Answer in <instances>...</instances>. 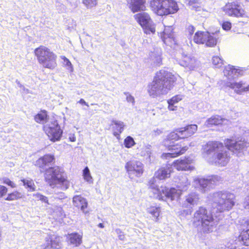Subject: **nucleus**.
Wrapping results in <instances>:
<instances>
[{"label": "nucleus", "instance_id": "20", "mask_svg": "<svg viewBox=\"0 0 249 249\" xmlns=\"http://www.w3.org/2000/svg\"><path fill=\"white\" fill-rule=\"evenodd\" d=\"M172 26L165 27L164 30L161 35L163 42L166 45L172 46L176 44Z\"/></svg>", "mask_w": 249, "mask_h": 249}, {"label": "nucleus", "instance_id": "3", "mask_svg": "<svg viewBox=\"0 0 249 249\" xmlns=\"http://www.w3.org/2000/svg\"><path fill=\"white\" fill-rule=\"evenodd\" d=\"M203 157L210 163L224 166L230 159L229 150L218 142H209L203 146Z\"/></svg>", "mask_w": 249, "mask_h": 249}, {"label": "nucleus", "instance_id": "42", "mask_svg": "<svg viewBox=\"0 0 249 249\" xmlns=\"http://www.w3.org/2000/svg\"><path fill=\"white\" fill-rule=\"evenodd\" d=\"M184 2L188 5L192 9L197 8L199 7V0H183Z\"/></svg>", "mask_w": 249, "mask_h": 249}, {"label": "nucleus", "instance_id": "51", "mask_svg": "<svg viewBox=\"0 0 249 249\" xmlns=\"http://www.w3.org/2000/svg\"><path fill=\"white\" fill-rule=\"evenodd\" d=\"M222 28L226 31H229L231 29V23L229 21H224L222 25Z\"/></svg>", "mask_w": 249, "mask_h": 249}, {"label": "nucleus", "instance_id": "15", "mask_svg": "<svg viewBox=\"0 0 249 249\" xmlns=\"http://www.w3.org/2000/svg\"><path fill=\"white\" fill-rule=\"evenodd\" d=\"M194 41L197 44H205L207 46L213 47L216 44L213 35L207 32H197L194 36Z\"/></svg>", "mask_w": 249, "mask_h": 249}, {"label": "nucleus", "instance_id": "60", "mask_svg": "<svg viewBox=\"0 0 249 249\" xmlns=\"http://www.w3.org/2000/svg\"><path fill=\"white\" fill-rule=\"evenodd\" d=\"M78 103L82 105H84L85 106H87V107H89V105L87 103L85 102V101L83 99H81L79 101Z\"/></svg>", "mask_w": 249, "mask_h": 249}, {"label": "nucleus", "instance_id": "12", "mask_svg": "<svg viewBox=\"0 0 249 249\" xmlns=\"http://www.w3.org/2000/svg\"><path fill=\"white\" fill-rule=\"evenodd\" d=\"M125 168L129 178L132 179L135 177H140L143 173V165L139 161L132 160L127 162Z\"/></svg>", "mask_w": 249, "mask_h": 249}, {"label": "nucleus", "instance_id": "23", "mask_svg": "<svg viewBox=\"0 0 249 249\" xmlns=\"http://www.w3.org/2000/svg\"><path fill=\"white\" fill-rule=\"evenodd\" d=\"M54 161L53 155L47 154L38 159L36 162V165L40 169L44 170L46 166Z\"/></svg>", "mask_w": 249, "mask_h": 249}, {"label": "nucleus", "instance_id": "19", "mask_svg": "<svg viewBox=\"0 0 249 249\" xmlns=\"http://www.w3.org/2000/svg\"><path fill=\"white\" fill-rule=\"evenodd\" d=\"M245 83L243 81L239 82H228L226 86L234 90V92L238 95H242L245 92L249 91V85L244 86Z\"/></svg>", "mask_w": 249, "mask_h": 249}, {"label": "nucleus", "instance_id": "32", "mask_svg": "<svg viewBox=\"0 0 249 249\" xmlns=\"http://www.w3.org/2000/svg\"><path fill=\"white\" fill-rule=\"evenodd\" d=\"M50 239L52 249H58L60 248V238L59 236L52 235L49 236Z\"/></svg>", "mask_w": 249, "mask_h": 249}, {"label": "nucleus", "instance_id": "48", "mask_svg": "<svg viewBox=\"0 0 249 249\" xmlns=\"http://www.w3.org/2000/svg\"><path fill=\"white\" fill-rule=\"evenodd\" d=\"M1 180L2 181V183L10 186L12 188H15L16 187V184L8 178H3Z\"/></svg>", "mask_w": 249, "mask_h": 249}, {"label": "nucleus", "instance_id": "63", "mask_svg": "<svg viewBox=\"0 0 249 249\" xmlns=\"http://www.w3.org/2000/svg\"><path fill=\"white\" fill-rule=\"evenodd\" d=\"M16 84H17V85L18 86V87H19V88H21H21H22V87L23 86V85H22L21 84V83H20V82H19L18 80H17L16 81Z\"/></svg>", "mask_w": 249, "mask_h": 249}, {"label": "nucleus", "instance_id": "8", "mask_svg": "<svg viewBox=\"0 0 249 249\" xmlns=\"http://www.w3.org/2000/svg\"><path fill=\"white\" fill-rule=\"evenodd\" d=\"M153 10L159 16L174 14L178 10L174 0H152L150 3Z\"/></svg>", "mask_w": 249, "mask_h": 249}, {"label": "nucleus", "instance_id": "61", "mask_svg": "<svg viewBox=\"0 0 249 249\" xmlns=\"http://www.w3.org/2000/svg\"><path fill=\"white\" fill-rule=\"evenodd\" d=\"M188 30L190 35H192L194 32V28L193 26H189Z\"/></svg>", "mask_w": 249, "mask_h": 249}, {"label": "nucleus", "instance_id": "9", "mask_svg": "<svg viewBox=\"0 0 249 249\" xmlns=\"http://www.w3.org/2000/svg\"><path fill=\"white\" fill-rule=\"evenodd\" d=\"M134 18L142 28L145 34L155 33V25L147 13L142 12L136 14L134 16Z\"/></svg>", "mask_w": 249, "mask_h": 249}, {"label": "nucleus", "instance_id": "50", "mask_svg": "<svg viewBox=\"0 0 249 249\" xmlns=\"http://www.w3.org/2000/svg\"><path fill=\"white\" fill-rule=\"evenodd\" d=\"M115 232L118 235L119 239L122 241H124L125 239V235L123 231L120 229H116L115 230Z\"/></svg>", "mask_w": 249, "mask_h": 249}, {"label": "nucleus", "instance_id": "39", "mask_svg": "<svg viewBox=\"0 0 249 249\" xmlns=\"http://www.w3.org/2000/svg\"><path fill=\"white\" fill-rule=\"evenodd\" d=\"M82 2L87 9H92L96 6L98 0H82Z\"/></svg>", "mask_w": 249, "mask_h": 249}, {"label": "nucleus", "instance_id": "26", "mask_svg": "<svg viewBox=\"0 0 249 249\" xmlns=\"http://www.w3.org/2000/svg\"><path fill=\"white\" fill-rule=\"evenodd\" d=\"M73 203L75 207L80 208L84 213H88V211H85L88 206V202L85 198L80 196H75L73 197Z\"/></svg>", "mask_w": 249, "mask_h": 249}, {"label": "nucleus", "instance_id": "64", "mask_svg": "<svg viewBox=\"0 0 249 249\" xmlns=\"http://www.w3.org/2000/svg\"><path fill=\"white\" fill-rule=\"evenodd\" d=\"M69 139L71 142H73L76 141V138L74 137V136H72L71 137H70Z\"/></svg>", "mask_w": 249, "mask_h": 249}, {"label": "nucleus", "instance_id": "16", "mask_svg": "<svg viewBox=\"0 0 249 249\" xmlns=\"http://www.w3.org/2000/svg\"><path fill=\"white\" fill-rule=\"evenodd\" d=\"M220 178L218 176H213L210 179H205L203 178H194V183L196 187H198L202 193H205L212 187V185L213 184V182L215 180L219 181Z\"/></svg>", "mask_w": 249, "mask_h": 249}, {"label": "nucleus", "instance_id": "21", "mask_svg": "<svg viewBox=\"0 0 249 249\" xmlns=\"http://www.w3.org/2000/svg\"><path fill=\"white\" fill-rule=\"evenodd\" d=\"M146 0H127L129 8L133 13L145 10Z\"/></svg>", "mask_w": 249, "mask_h": 249}, {"label": "nucleus", "instance_id": "5", "mask_svg": "<svg viewBox=\"0 0 249 249\" xmlns=\"http://www.w3.org/2000/svg\"><path fill=\"white\" fill-rule=\"evenodd\" d=\"M213 207L219 212L230 210L235 204V196L228 191H218L210 194L208 196Z\"/></svg>", "mask_w": 249, "mask_h": 249}, {"label": "nucleus", "instance_id": "43", "mask_svg": "<svg viewBox=\"0 0 249 249\" xmlns=\"http://www.w3.org/2000/svg\"><path fill=\"white\" fill-rule=\"evenodd\" d=\"M185 127L187 130L189 135H190V136L193 135L197 129V126L196 124L188 125L186 126Z\"/></svg>", "mask_w": 249, "mask_h": 249}, {"label": "nucleus", "instance_id": "44", "mask_svg": "<svg viewBox=\"0 0 249 249\" xmlns=\"http://www.w3.org/2000/svg\"><path fill=\"white\" fill-rule=\"evenodd\" d=\"M223 60L219 56H216L213 57V64L216 67H220L223 65Z\"/></svg>", "mask_w": 249, "mask_h": 249}, {"label": "nucleus", "instance_id": "22", "mask_svg": "<svg viewBox=\"0 0 249 249\" xmlns=\"http://www.w3.org/2000/svg\"><path fill=\"white\" fill-rule=\"evenodd\" d=\"M223 72L229 80L236 78L239 75H242V71L240 69H236L230 65L225 67Z\"/></svg>", "mask_w": 249, "mask_h": 249}, {"label": "nucleus", "instance_id": "59", "mask_svg": "<svg viewBox=\"0 0 249 249\" xmlns=\"http://www.w3.org/2000/svg\"><path fill=\"white\" fill-rule=\"evenodd\" d=\"M39 200H41L43 202H45V203H47V204H49L48 198L43 195L41 197Z\"/></svg>", "mask_w": 249, "mask_h": 249}, {"label": "nucleus", "instance_id": "7", "mask_svg": "<svg viewBox=\"0 0 249 249\" xmlns=\"http://www.w3.org/2000/svg\"><path fill=\"white\" fill-rule=\"evenodd\" d=\"M34 52L39 64L43 68L53 70L56 67L57 56L47 47L40 46Z\"/></svg>", "mask_w": 249, "mask_h": 249}, {"label": "nucleus", "instance_id": "57", "mask_svg": "<svg viewBox=\"0 0 249 249\" xmlns=\"http://www.w3.org/2000/svg\"><path fill=\"white\" fill-rule=\"evenodd\" d=\"M161 132L162 131L160 129L157 128L156 129H155L153 131L152 135L154 136L159 135L160 134Z\"/></svg>", "mask_w": 249, "mask_h": 249}, {"label": "nucleus", "instance_id": "11", "mask_svg": "<svg viewBox=\"0 0 249 249\" xmlns=\"http://www.w3.org/2000/svg\"><path fill=\"white\" fill-rule=\"evenodd\" d=\"M225 147L228 150L231 151L237 157H241L243 155V152L247 146V143L244 141H235L231 139L225 140Z\"/></svg>", "mask_w": 249, "mask_h": 249}, {"label": "nucleus", "instance_id": "31", "mask_svg": "<svg viewBox=\"0 0 249 249\" xmlns=\"http://www.w3.org/2000/svg\"><path fill=\"white\" fill-rule=\"evenodd\" d=\"M21 181L23 183V185L25 188L28 190V191H35L36 189V186L35 184L34 181L31 179H22Z\"/></svg>", "mask_w": 249, "mask_h": 249}, {"label": "nucleus", "instance_id": "10", "mask_svg": "<svg viewBox=\"0 0 249 249\" xmlns=\"http://www.w3.org/2000/svg\"><path fill=\"white\" fill-rule=\"evenodd\" d=\"M44 130L50 140L53 142L60 140L63 132L57 121L54 119L46 123Z\"/></svg>", "mask_w": 249, "mask_h": 249}, {"label": "nucleus", "instance_id": "4", "mask_svg": "<svg viewBox=\"0 0 249 249\" xmlns=\"http://www.w3.org/2000/svg\"><path fill=\"white\" fill-rule=\"evenodd\" d=\"M219 219L214 217L207 210L199 207L194 214L193 223L196 225L201 224V230L204 232H211L216 229Z\"/></svg>", "mask_w": 249, "mask_h": 249}, {"label": "nucleus", "instance_id": "27", "mask_svg": "<svg viewBox=\"0 0 249 249\" xmlns=\"http://www.w3.org/2000/svg\"><path fill=\"white\" fill-rule=\"evenodd\" d=\"M146 212L151 215L152 219L154 221L157 222L161 214V208L157 205H150L147 208Z\"/></svg>", "mask_w": 249, "mask_h": 249}, {"label": "nucleus", "instance_id": "33", "mask_svg": "<svg viewBox=\"0 0 249 249\" xmlns=\"http://www.w3.org/2000/svg\"><path fill=\"white\" fill-rule=\"evenodd\" d=\"M151 58L153 62L157 65H160L161 64L162 58L161 57V52L157 51L156 53H152L150 55Z\"/></svg>", "mask_w": 249, "mask_h": 249}, {"label": "nucleus", "instance_id": "28", "mask_svg": "<svg viewBox=\"0 0 249 249\" xmlns=\"http://www.w3.org/2000/svg\"><path fill=\"white\" fill-rule=\"evenodd\" d=\"M114 124L115 126L113 127V135L118 137L120 134L124 131V122L119 120H112L111 125Z\"/></svg>", "mask_w": 249, "mask_h": 249}, {"label": "nucleus", "instance_id": "45", "mask_svg": "<svg viewBox=\"0 0 249 249\" xmlns=\"http://www.w3.org/2000/svg\"><path fill=\"white\" fill-rule=\"evenodd\" d=\"M151 154L150 149L147 147H144L142 149L140 153L141 156L146 158H150Z\"/></svg>", "mask_w": 249, "mask_h": 249}, {"label": "nucleus", "instance_id": "35", "mask_svg": "<svg viewBox=\"0 0 249 249\" xmlns=\"http://www.w3.org/2000/svg\"><path fill=\"white\" fill-rule=\"evenodd\" d=\"M239 240L245 246H249V230L243 231L239 237Z\"/></svg>", "mask_w": 249, "mask_h": 249}, {"label": "nucleus", "instance_id": "47", "mask_svg": "<svg viewBox=\"0 0 249 249\" xmlns=\"http://www.w3.org/2000/svg\"><path fill=\"white\" fill-rule=\"evenodd\" d=\"M41 249H52L50 242V239L48 236L45 238V242L40 246Z\"/></svg>", "mask_w": 249, "mask_h": 249}, {"label": "nucleus", "instance_id": "36", "mask_svg": "<svg viewBox=\"0 0 249 249\" xmlns=\"http://www.w3.org/2000/svg\"><path fill=\"white\" fill-rule=\"evenodd\" d=\"M178 129L176 132H171L167 137L166 139L164 141H168V143L172 142L173 141H177L180 139L179 132H178Z\"/></svg>", "mask_w": 249, "mask_h": 249}, {"label": "nucleus", "instance_id": "6", "mask_svg": "<svg viewBox=\"0 0 249 249\" xmlns=\"http://www.w3.org/2000/svg\"><path fill=\"white\" fill-rule=\"evenodd\" d=\"M63 170L58 166L49 167L45 170L44 178L45 181L52 187L67 190L70 185V181L62 174Z\"/></svg>", "mask_w": 249, "mask_h": 249}, {"label": "nucleus", "instance_id": "62", "mask_svg": "<svg viewBox=\"0 0 249 249\" xmlns=\"http://www.w3.org/2000/svg\"><path fill=\"white\" fill-rule=\"evenodd\" d=\"M22 90H23V92L25 93H29V90L26 88H25L24 86H23L21 88Z\"/></svg>", "mask_w": 249, "mask_h": 249}, {"label": "nucleus", "instance_id": "52", "mask_svg": "<svg viewBox=\"0 0 249 249\" xmlns=\"http://www.w3.org/2000/svg\"><path fill=\"white\" fill-rule=\"evenodd\" d=\"M8 189L6 187L0 185V198L5 195Z\"/></svg>", "mask_w": 249, "mask_h": 249}, {"label": "nucleus", "instance_id": "55", "mask_svg": "<svg viewBox=\"0 0 249 249\" xmlns=\"http://www.w3.org/2000/svg\"><path fill=\"white\" fill-rule=\"evenodd\" d=\"M55 211H56V212H58V215L60 216H62L63 215L64 212L63 211L62 208L61 207H56Z\"/></svg>", "mask_w": 249, "mask_h": 249}, {"label": "nucleus", "instance_id": "41", "mask_svg": "<svg viewBox=\"0 0 249 249\" xmlns=\"http://www.w3.org/2000/svg\"><path fill=\"white\" fill-rule=\"evenodd\" d=\"M135 144V142L131 136L127 137L124 140V144L126 148H131Z\"/></svg>", "mask_w": 249, "mask_h": 249}, {"label": "nucleus", "instance_id": "14", "mask_svg": "<svg viewBox=\"0 0 249 249\" xmlns=\"http://www.w3.org/2000/svg\"><path fill=\"white\" fill-rule=\"evenodd\" d=\"M165 146L168 148L170 152L163 153L162 154V158L168 159L170 158H175L183 154L187 150L186 146L182 147L178 143L175 144L174 142L168 143V141H164Z\"/></svg>", "mask_w": 249, "mask_h": 249}, {"label": "nucleus", "instance_id": "46", "mask_svg": "<svg viewBox=\"0 0 249 249\" xmlns=\"http://www.w3.org/2000/svg\"><path fill=\"white\" fill-rule=\"evenodd\" d=\"M178 132H179L180 139H184L190 137V135H189V133L185 127L178 129Z\"/></svg>", "mask_w": 249, "mask_h": 249}, {"label": "nucleus", "instance_id": "29", "mask_svg": "<svg viewBox=\"0 0 249 249\" xmlns=\"http://www.w3.org/2000/svg\"><path fill=\"white\" fill-rule=\"evenodd\" d=\"M225 121V120L220 116L214 115L208 119L205 122V125L207 127H211L213 125L223 124Z\"/></svg>", "mask_w": 249, "mask_h": 249}, {"label": "nucleus", "instance_id": "2", "mask_svg": "<svg viewBox=\"0 0 249 249\" xmlns=\"http://www.w3.org/2000/svg\"><path fill=\"white\" fill-rule=\"evenodd\" d=\"M177 77L170 72L160 70L147 86V92L153 98L166 95L174 87Z\"/></svg>", "mask_w": 249, "mask_h": 249}, {"label": "nucleus", "instance_id": "1", "mask_svg": "<svg viewBox=\"0 0 249 249\" xmlns=\"http://www.w3.org/2000/svg\"><path fill=\"white\" fill-rule=\"evenodd\" d=\"M156 183V179L151 178L148 182L149 188L151 189L156 198L165 201L167 200L178 201L182 192L186 191L190 186V182L185 175H182L179 177L177 188L169 189L166 187L159 188Z\"/></svg>", "mask_w": 249, "mask_h": 249}, {"label": "nucleus", "instance_id": "40", "mask_svg": "<svg viewBox=\"0 0 249 249\" xmlns=\"http://www.w3.org/2000/svg\"><path fill=\"white\" fill-rule=\"evenodd\" d=\"M60 58L63 60V65L67 68V69L70 71L72 72L73 71L72 65L70 61L65 56H61Z\"/></svg>", "mask_w": 249, "mask_h": 249}, {"label": "nucleus", "instance_id": "30", "mask_svg": "<svg viewBox=\"0 0 249 249\" xmlns=\"http://www.w3.org/2000/svg\"><path fill=\"white\" fill-rule=\"evenodd\" d=\"M82 235L77 233H71L70 235V242L74 246L77 247L82 243Z\"/></svg>", "mask_w": 249, "mask_h": 249}, {"label": "nucleus", "instance_id": "25", "mask_svg": "<svg viewBox=\"0 0 249 249\" xmlns=\"http://www.w3.org/2000/svg\"><path fill=\"white\" fill-rule=\"evenodd\" d=\"M170 167H164L161 168L160 169H159L155 174L154 177L152 178H155L156 180V184L159 188H160L162 186H161L160 188H159L158 182H157V179L158 178L160 180L161 179H164L167 178L169 177L170 174L171 172Z\"/></svg>", "mask_w": 249, "mask_h": 249}, {"label": "nucleus", "instance_id": "49", "mask_svg": "<svg viewBox=\"0 0 249 249\" xmlns=\"http://www.w3.org/2000/svg\"><path fill=\"white\" fill-rule=\"evenodd\" d=\"M181 99H182V98L180 95H177V96L173 97L171 99L168 100L167 102H170L174 104H175L178 103Z\"/></svg>", "mask_w": 249, "mask_h": 249}, {"label": "nucleus", "instance_id": "38", "mask_svg": "<svg viewBox=\"0 0 249 249\" xmlns=\"http://www.w3.org/2000/svg\"><path fill=\"white\" fill-rule=\"evenodd\" d=\"M83 176L85 180L89 183H93V178L88 167H86L83 170Z\"/></svg>", "mask_w": 249, "mask_h": 249}, {"label": "nucleus", "instance_id": "37", "mask_svg": "<svg viewBox=\"0 0 249 249\" xmlns=\"http://www.w3.org/2000/svg\"><path fill=\"white\" fill-rule=\"evenodd\" d=\"M47 115L45 111H42L35 116V120L38 123L43 124L46 122Z\"/></svg>", "mask_w": 249, "mask_h": 249}, {"label": "nucleus", "instance_id": "24", "mask_svg": "<svg viewBox=\"0 0 249 249\" xmlns=\"http://www.w3.org/2000/svg\"><path fill=\"white\" fill-rule=\"evenodd\" d=\"M199 200L198 195L196 193H191L185 196V200L182 203V206L188 208L197 204Z\"/></svg>", "mask_w": 249, "mask_h": 249}, {"label": "nucleus", "instance_id": "17", "mask_svg": "<svg viewBox=\"0 0 249 249\" xmlns=\"http://www.w3.org/2000/svg\"><path fill=\"white\" fill-rule=\"evenodd\" d=\"M224 11L229 16L235 17H244L246 13L242 6L236 2L227 4L224 7Z\"/></svg>", "mask_w": 249, "mask_h": 249}, {"label": "nucleus", "instance_id": "53", "mask_svg": "<svg viewBox=\"0 0 249 249\" xmlns=\"http://www.w3.org/2000/svg\"><path fill=\"white\" fill-rule=\"evenodd\" d=\"M243 206L246 209H249V195L247 196L244 200Z\"/></svg>", "mask_w": 249, "mask_h": 249}, {"label": "nucleus", "instance_id": "18", "mask_svg": "<svg viewBox=\"0 0 249 249\" xmlns=\"http://www.w3.org/2000/svg\"><path fill=\"white\" fill-rule=\"evenodd\" d=\"M192 162V160L190 158H184L175 160L172 165L178 171L193 170L194 167L190 164Z\"/></svg>", "mask_w": 249, "mask_h": 249}, {"label": "nucleus", "instance_id": "56", "mask_svg": "<svg viewBox=\"0 0 249 249\" xmlns=\"http://www.w3.org/2000/svg\"><path fill=\"white\" fill-rule=\"evenodd\" d=\"M168 108L170 110L174 111L176 110L177 107L175 106L174 104L168 102Z\"/></svg>", "mask_w": 249, "mask_h": 249}, {"label": "nucleus", "instance_id": "54", "mask_svg": "<svg viewBox=\"0 0 249 249\" xmlns=\"http://www.w3.org/2000/svg\"><path fill=\"white\" fill-rule=\"evenodd\" d=\"M126 100L128 102L132 103L133 104L135 103L134 97L129 93H126Z\"/></svg>", "mask_w": 249, "mask_h": 249}, {"label": "nucleus", "instance_id": "34", "mask_svg": "<svg viewBox=\"0 0 249 249\" xmlns=\"http://www.w3.org/2000/svg\"><path fill=\"white\" fill-rule=\"evenodd\" d=\"M23 197V195L20 192L15 191L8 195L5 200L8 201H13L18 200Z\"/></svg>", "mask_w": 249, "mask_h": 249}, {"label": "nucleus", "instance_id": "58", "mask_svg": "<svg viewBox=\"0 0 249 249\" xmlns=\"http://www.w3.org/2000/svg\"><path fill=\"white\" fill-rule=\"evenodd\" d=\"M42 195L40 193H36L33 195L34 198L36 200H39L42 196Z\"/></svg>", "mask_w": 249, "mask_h": 249}, {"label": "nucleus", "instance_id": "13", "mask_svg": "<svg viewBox=\"0 0 249 249\" xmlns=\"http://www.w3.org/2000/svg\"><path fill=\"white\" fill-rule=\"evenodd\" d=\"M178 63L188 71H196L200 66V62L195 57L182 54L176 59Z\"/></svg>", "mask_w": 249, "mask_h": 249}]
</instances>
